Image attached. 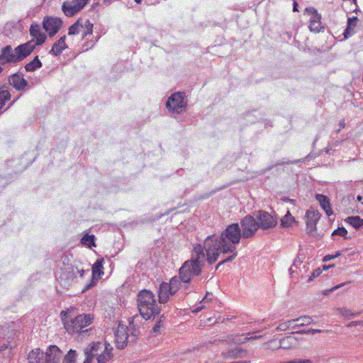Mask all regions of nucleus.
Returning a JSON list of instances; mask_svg holds the SVG:
<instances>
[{"instance_id":"52","label":"nucleus","mask_w":363,"mask_h":363,"mask_svg":"<svg viewBox=\"0 0 363 363\" xmlns=\"http://www.w3.org/2000/svg\"><path fill=\"white\" fill-rule=\"evenodd\" d=\"M345 284V283H342V284H340L339 285H337L335 286L333 289H332V291L335 290V289H339L340 288L341 286H344Z\"/></svg>"},{"instance_id":"19","label":"nucleus","mask_w":363,"mask_h":363,"mask_svg":"<svg viewBox=\"0 0 363 363\" xmlns=\"http://www.w3.org/2000/svg\"><path fill=\"white\" fill-rule=\"evenodd\" d=\"M102 348L103 345L99 342L91 343L84 350L86 359L84 363H91L94 357L98 355Z\"/></svg>"},{"instance_id":"48","label":"nucleus","mask_w":363,"mask_h":363,"mask_svg":"<svg viewBox=\"0 0 363 363\" xmlns=\"http://www.w3.org/2000/svg\"><path fill=\"white\" fill-rule=\"evenodd\" d=\"M206 306L204 305H201V306H199L197 307L196 308H195L193 312L194 313H198L199 311H201L203 308H204Z\"/></svg>"},{"instance_id":"38","label":"nucleus","mask_w":363,"mask_h":363,"mask_svg":"<svg viewBox=\"0 0 363 363\" xmlns=\"http://www.w3.org/2000/svg\"><path fill=\"white\" fill-rule=\"evenodd\" d=\"M308 28L313 33H319L323 28L320 20L310 23Z\"/></svg>"},{"instance_id":"46","label":"nucleus","mask_w":363,"mask_h":363,"mask_svg":"<svg viewBox=\"0 0 363 363\" xmlns=\"http://www.w3.org/2000/svg\"><path fill=\"white\" fill-rule=\"evenodd\" d=\"M357 325H363V320H359V321H352L348 324L349 327L351 326H357Z\"/></svg>"},{"instance_id":"55","label":"nucleus","mask_w":363,"mask_h":363,"mask_svg":"<svg viewBox=\"0 0 363 363\" xmlns=\"http://www.w3.org/2000/svg\"><path fill=\"white\" fill-rule=\"evenodd\" d=\"M282 200L284 201H288V202H291V203H293L294 201L293 199H283Z\"/></svg>"},{"instance_id":"2","label":"nucleus","mask_w":363,"mask_h":363,"mask_svg":"<svg viewBox=\"0 0 363 363\" xmlns=\"http://www.w3.org/2000/svg\"><path fill=\"white\" fill-rule=\"evenodd\" d=\"M204 248L201 244L197 243L191 252V259L184 262L179 268L177 278L184 284H189L194 277L201 274L204 262L207 259Z\"/></svg>"},{"instance_id":"11","label":"nucleus","mask_w":363,"mask_h":363,"mask_svg":"<svg viewBox=\"0 0 363 363\" xmlns=\"http://www.w3.org/2000/svg\"><path fill=\"white\" fill-rule=\"evenodd\" d=\"M320 218L318 210L311 208L306 212L305 220L307 233L314 235L317 230V223Z\"/></svg>"},{"instance_id":"23","label":"nucleus","mask_w":363,"mask_h":363,"mask_svg":"<svg viewBox=\"0 0 363 363\" xmlns=\"http://www.w3.org/2000/svg\"><path fill=\"white\" fill-rule=\"evenodd\" d=\"M29 363H47L45 353L39 348L32 350L28 354Z\"/></svg>"},{"instance_id":"6","label":"nucleus","mask_w":363,"mask_h":363,"mask_svg":"<svg viewBox=\"0 0 363 363\" xmlns=\"http://www.w3.org/2000/svg\"><path fill=\"white\" fill-rule=\"evenodd\" d=\"M187 104V101L185 99V94L184 92H175L172 94L166 103L167 108L173 113H177L185 111Z\"/></svg>"},{"instance_id":"41","label":"nucleus","mask_w":363,"mask_h":363,"mask_svg":"<svg viewBox=\"0 0 363 363\" xmlns=\"http://www.w3.org/2000/svg\"><path fill=\"white\" fill-rule=\"evenodd\" d=\"M72 273L74 276H76V274H79L80 277H82L84 273V270L82 268L79 269L77 267H72Z\"/></svg>"},{"instance_id":"17","label":"nucleus","mask_w":363,"mask_h":363,"mask_svg":"<svg viewBox=\"0 0 363 363\" xmlns=\"http://www.w3.org/2000/svg\"><path fill=\"white\" fill-rule=\"evenodd\" d=\"M35 48V45L33 44V40L17 46L15 48V51L18 57V61L20 62L28 57L33 51Z\"/></svg>"},{"instance_id":"51","label":"nucleus","mask_w":363,"mask_h":363,"mask_svg":"<svg viewBox=\"0 0 363 363\" xmlns=\"http://www.w3.org/2000/svg\"><path fill=\"white\" fill-rule=\"evenodd\" d=\"M340 255V253L337 254V255L335 256V257H336L339 256ZM333 258H334V257H330V256L328 255V256H326V257H325V259H325V260H330V259H333Z\"/></svg>"},{"instance_id":"20","label":"nucleus","mask_w":363,"mask_h":363,"mask_svg":"<svg viewBox=\"0 0 363 363\" xmlns=\"http://www.w3.org/2000/svg\"><path fill=\"white\" fill-rule=\"evenodd\" d=\"M30 35L33 38L34 45H42L46 38L45 35L42 33L41 29L38 25L32 24L30 28Z\"/></svg>"},{"instance_id":"1","label":"nucleus","mask_w":363,"mask_h":363,"mask_svg":"<svg viewBox=\"0 0 363 363\" xmlns=\"http://www.w3.org/2000/svg\"><path fill=\"white\" fill-rule=\"evenodd\" d=\"M242 236L238 223L228 225L219 238L216 235H208L204 240V247L208 264H212L216 262L221 253L230 254V255L220 262L217 264L216 269L224 263L235 259L238 256L237 246L240 243Z\"/></svg>"},{"instance_id":"36","label":"nucleus","mask_w":363,"mask_h":363,"mask_svg":"<svg viewBox=\"0 0 363 363\" xmlns=\"http://www.w3.org/2000/svg\"><path fill=\"white\" fill-rule=\"evenodd\" d=\"M296 328V324L294 323V319L288 320L284 321L277 327V330L286 331L289 329H295Z\"/></svg>"},{"instance_id":"32","label":"nucleus","mask_w":363,"mask_h":363,"mask_svg":"<svg viewBox=\"0 0 363 363\" xmlns=\"http://www.w3.org/2000/svg\"><path fill=\"white\" fill-rule=\"evenodd\" d=\"M41 67L42 62L39 60L38 57L36 56L33 60H31L25 65V69L27 72H34L35 70H36L38 68H40Z\"/></svg>"},{"instance_id":"54","label":"nucleus","mask_w":363,"mask_h":363,"mask_svg":"<svg viewBox=\"0 0 363 363\" xmlns=\"http://www.w3.org/2000/svg\"><path fill=\"white\" fill-rule=\"evenodd\" d=\"M270 342V341H269L266 345H265V349L267 350V347H274V344H271V345H269Z\"/></svg>"},{"instance_id":"44","label":"nucleus","mask_w":363,"mask_h":363,"mask_svg":"<svg viewBox=\"0 0 363 363\" xmlns=\"http://www.w3.org/2000/svg\"><path fill=\"white\" fill-rule=\"evenodd\" d=\"M297 333H307V334H315L321 333L320 330L318 329H309L307 330H299L296 332Z\"/></svg>"},{"instance_id":"13","label":"nucleus","mask_w":363,"mask_h":363,"mask_svg":"<svg viewBox=\"0 0 363 363\" xmlns=\"http://www.w3.org/2000/svg\"><path fill=\"white\" fill-rule=\"evenodd\" d=\"M258 227L267 230L275 227L277 224V218L266 211H259L257 217Z\"/></svg>"},{"instance_id":"59","label":"nucleus","mask_w":363,"mask_h":363,"mask_svg":"<svg viewBox=\"0 0 363 363\" xmlns=\"http://www.w3.org/2000/svg\"><path fill=\"white\" fill-rule=\"evenodd\" d=\"M3 71V68L0 66V73Z\"/></svg>"},{"instance_id":"5","label":"nucleus","mask_w":363,"mask_h":363,"mask_svg":"<svg viewBox=\"0 0 363 363\" xmlns=\"http://www.w3.org/2000/svg\"><path fill=\"white\" fill-rule=\"evenodd\" d=\"M182 281L177 276L172 277L169 282L162 281L157 291L160 303H167L181 288Z\"/></svg>"},{"instance_id":"45","label":"nucleus","mask_w":363,"mask_h":363,"mask_svg":"<svg viewBox=\"0 0 363 363\" xmlns=\"http://www.w3.org/2000/svg\"><path fill=\"white\" fill-rule=\"evenodd\" d=\"M212 296L211 293L207 292L206 296L201 301V304L206 303L212 301V298H209L208 296Z\"/></svg>"},{"instance_id":"30","label":"nucleus","mask_w":363,"mask_h":363,"mask_svg":"<svg viewBox=\"0 0 363 363\" xmlns=\"http://www.w3.org/2000/svg\"><path fill=\"white\" fill-rule=\"evenodd\" d=\"M304 12L309 16L310 23L321 20V15L313 7L306 8Z\"/></svg>"},{"instance_id":"28","label":"nucleus","mask_w":363,"mask_h":363,"mask_svg":"<svg viewBox=\"0 0 363 363\" xmlns=\"http://www.w3.org/2000/svg\"><path fill=\"white\" fill-rule=\"evenodd\" d=\"M298 222L295 218L291 215L289 211H287L286 213L281 219V226L282 228L292 227L294 225H296Z\"/></svg>"},{"instance_id":"26","label":"nucleus","mask_w":363,"mask_h":363,"mask_svg":"<svg viewBox=\"0 0 363 363\" xmlns=\"http://www.w3.org/2000/svg\"><path fill=\"white\" fill-rule=\"evenodd\" d=\"M112 350L113 347L110 344L106 342L103 352L97 355L98 363H105L109 360L112 357Z\"/></svg>"},{"instance_id":"39","label":"nucleus","mask_w":363,"mask_h":363,"mask_svg":"<svg viewBox=\"0 0 363 363\" xmlns=\"http://www.w3.org/2000/svg\"><path fill=\"white\" fill-rule=\"evenodd\" d=\"M338 311L340 315L345 317L357 316L359 313H352V311L347 308H339Z\"/></svg>"},{"instance_id":"34","label":"nucleus","mask_w":363,"mask_h":363,"mask_svg":"<svg viewBox=\"0 0 363 363\" xmlns=\"http://www.w3.org/2000/svg\"><path fill=\"white\" fill-rule=\"evenodd\" d=\"M294 320L296 328L310 325L313 321V318L308 315L301 316L297 318H294Z\"/></svg>"},{"instance_id":"49","label":"nucleus","mask_w":363,"mask_h":363,"mask_svg":"<svg viewBox=\"0 0 363 363\" xmlns=\"http://www.w3.org/2000/svg\"><path fill=\"white\" fill-rule=\"evenodd\" d=\"M293 11L295 12V11H298V4L296 1H294V4H293Z\"/></svg>"},{"instance_id":"15","label":"nucleus","mask_w":363,"mask_h":363,"mask_svg":"<svg viewBox=\"0 0 363 363\" xmlns=\"http://www.w3.org/2000/svg\"><path fill=\"white\" fill-rule=\"evenodd\" d=\"M128 340V328L123 325H118L115 331V342L117 348L123 349Z\"/></svg>"},{"instance_id":"47","label":"nucleus","mask_w":363,"mask_h":363,"mask_svg":"<svg viewBox=\"0 0 363 363\" xmlns=\"http://www.w3.org/2000/svg\"><path fill=\"white\" fill-rule=\"evenodd\" d=\"M293 363H313V362L310 359H303V360H293Z\"/></svg>"},{"instance_id":"27","label":"nucleus","mask_w":363,"mask_h":363,"mask_svg":"<svg viewBox=\"0 0 363 363\" xmlns=\"http://www.w3.org/2000/svg\"><path fill=\"white\" fill-rule=\"evenodd\" d=\"M11 98V94L5 85L0 87V112L4 108L6 103Z\"/></svg>"},{"instance_id":"18","label":"nucleus","mask_w":363,"mask_h":363,"mask_svg":"<svg viewBox=\"0 0 363 363\" xmlns=\"http://www.w3.org/2000/svg\"><path fill=\"white\" fill-rule=\"evenodd\" d=\"M47 363H60L62 352L56 345H51L45 353Z\"/></svg>"},{"instance_id":"7","label":"nucleus","mask_w":363,"mask_h":363,"mask_svg":"<svg viewBox=\"0 0 363 363\" xmlns=\"http://www.w3.org/2000/svg\"><path fill=\"white\" fill-rule=\"evenodd\" d=\"M94 24L88 19L83 21L78 19L74 24H72L68 30V35H82V39L86 36L91 35L93 33Z\"/></svg>"},{"instance_id":"50","label":"nucleus","mask_w":363,"mask_h":363,"mask_svg":"<svg viewBox=\"0 0 363 363\" xmlns=\"http://www.w3.org/2000/svg\"><path fill=\"white\" fill-rule=\"evenodd\" d=\"M339 125H340V129L344 128L345 126V121L344 120L340 121Z\"/></svg>"},{"instance_id":"33","label":"nucleus","mask_w":363,"mask_h":363,"mask_svg":"<svg viewBox=\"0 0 363 363\" xmlns=\"http://www.w3.org/2000/svg\"><path fill=\"white\" fill-rule=\"evenodd\" d=\"M345 221L355 229H359L363 226V218H361L359 216L347 217Z\"/></svg>"},{"instance_id":"4","label":"nucleus","mask_w":363,"mask_h":363,"mask_svg":"<svg viewBox=\"0 0 363 363\" xmlns=\"http://www.w3.org/2000/svg\"><path fill=\"white\" fill-rule=\"evenodd\" d=\"M67 314L66 311L60 313L64 328L68 333H79L83 328L91 325L94 320V316L91 314H81L69 320H67Z\"/></svg>"},{"instance_id":"24","label":"nucleus","mask_w":363,"mask_h":363,"mask_svg":"<svg viewBox=\"0 0 363 363\" xmlns=\"http://www.w3.org/2000/svg\"><path fill=\"white\" fill-rule=\"evenodd\" d=\"M247 351L240 347L229 350L226 352H222L221 356L224 359H238L244 357Z\"/></svg>"},{"instance_id":"16","label":"nucleus","mask_w":363,"mask_h":363,"mask_svg":"<svg viewBox=\"0 0 363 363\" xmlns=\"http://www.w3.org/2000/svg\"><path fill=\"white\" fill-rule=\"evenodd\" d=\"M18 57L15 51L11 45L3 48L0 52V65L18 62Z\"/></svg>"},{"instance_id":"40","label":"nucleus","mask_w":363,"mask_h":363,"mask_svg":"<svg viewBox=\"0 0 363 363\" xmlns=\"http://www.w3.org/2000/svg\"><path fill=\"white\" fill-rule=\"evenodd\" d=\"M347 230L344 227L337 228L332 233V236L339 235V236L343 237L345 239L347 238Z\"/></svg>"},{"instance_id":"10","label":"nucleus","mask_w":363,"mask_h":363,"mask_svg":"<svg viewBox=\"0 0 363 363\" xmlns=\"http://www.w3.org/2000/svg\"><path fill=\"white\" fill-rule=\"evenodd\" d=\"M241 233L242 237L248 238L252 237L258 229V223L251 216H247L241 220Z\"/></svg>"},{"instance_id":"22","label":"nucleus","mask_w":363,"mask_h":363,"mask_svg":"<svg viewBox=\"0 0 363 363\" xmlns=\"http://www.w3.org/2000/svg\"><path fill=\"white\" fill-rule=\"evenodd\" d=\"M315 199L327 216H330L333 214V211L328 196L318 194L315 195Z\"/></svg>"},{"instance_id":"57","label":"nucleus","mask_w":363,"mask_h":363,"mask_svg":"<svg viewBox=\"0 0 363 363\" xmlns=\"http://www.w3.org/2000/svg\"><path fill=\"white\" fill-rule=\"evenodd\" d=\"M143 0H135V2H136L137 4H140L141 3Z\"/></svg>"},{"instance_id":"14","label":"nucleus","mask_w":363,"mask_h":363,"mask_svg":"<svg viewBox=\"0 0 363 363\" xmlns=\"http://www.w3.org/2000/svg\"><path fill=\"white\" fill-rule=\"evenodd\" d=\"M296 339L291 336L285 337L279 341L276 340H270L269 345L274 344V347H267V350H276L278 349L291 350L295 347Z\"/></svg>"},{"instance_id":"58","label":"nucleus","mask_w":363,"mask_h":363,"mask_svg":"<svg viewBox=\"0 0 363 363\" xmlns=\"http://www.w3.org/2000/svg\"><path fill=\"white\" fill-rule=\"evenodd\" d=\"M357 199H358L359 201H360V200L362 199V197H361L360 196H359L357 197Z\"/></svg>"},{"instance_id":"43","label":"nucleus","mask_w":363,"mask_h":363,"mask_svg":"<svg viewBox=\"0 0 363 363\" xmlns=\"http://www.w3.org/2000/svg\"><path fill=\"white\" fill-rule=\"evenodd\" d=\"M163 327V322L162 320L160 319V320H158L156 323V325L153 327L152 328V331L153 333H157L160 331V329Z\"/></svg>"},{"instance_id":"21","label":"nucleus","mask_w":363,"mask_h":363,"mask_svg":"<svg viewBox=\"0 0 363 363\" xmlns=\"http://www.w3.org/2000/svg\"><path fill=\"white\" fill-rule=\"evenodd\" d=\"M9 84L16 90L22 91L28 85V82L23 77L18 74H14L9 77Z\"/></svg>"},{"instance_id":"53","label":"nucleus","mask_w":363,"mask_h":363,"mask_svg":"<svg viewBox=\"0 0 363 363\" xmlns=\"http://www.w3.org/2000/svg\"><path fill=\"white\" fill-rule=\"evenodd\" d=\"M230 363H251L250 361H238V362H233Z\"/></svg>"},{"instance_id":"31","label":"nucleus","mask_w":363,"mask_h":363,"mask_svg":"<svg viewBox=\"0 0 363 363\" xmlns=\"http://www.w3.org/2000/svg\"><path fill=\"white\" fill-rule=\"evenodd\" d=\"M261 337H262L261 335H259V336H252V335H250V333H247L246 335H235L234 339H233V342L235 344L240 345V344L245 343L247 341H248L250 340H252V339H255V338H259Z\"/></svg>"},{"instance_id":"37","label":"nucleus","mask_w":363,"mask_h":363,"mask_svg":"<svg viewBox=\"0 0 363 363\" xmlns=\"http://www.w3.org/2000/svg\"><path fill=\"white\" fill-rule=\"evenodd\" d=\"M62 363H76V351L70 350L64 357Z\"/></svg>"},{"instance_id":"3","label":"nucleus","mask_w":363,"mask_h":363,"mask_svg":"<svg viewBox=\"0 0 363 363\" xmlns=\"http://www.w3.org/2000/svg\"><path fill=\"white\" fill-rule=\"evenodd\" d=\"M137 301L139 312L144 319L150 320L160 314V306L152 291L146 289L140 291L138 294Z\"/></svg>"},{"instance_id":"8","label":"nucleus","mask_w":363,"mask_h":363,"mask_svg":"<svg viewBox=\"0 0 363 363\" xmlns=\"http://www.w3.org/2000/svg\"><path fill=\"white\" fill-rule=\"evenodd\" d=\"M90 0H66L62 4V11L67 17H72L80 12Z\"/></svg>"},{"instance_id":"12","label":"nucleus","mask_w":363,"mask_h":363,"mask_svg":"<svg viewBox=\"0 0 363 363\" xmlns=\"http://www.w3.org/2000/svg\"><path fill=\"white\" fill-rule=\"evenodd\" d=\"M62 26V21L58 17L46 16L43 18V26L50 36L55 35Z\"/></svg>"},{"instance_id":"29","label":"nucleus","mask_w":363,"mask_h":363,"mask_svg":"<svg viewBox=\"0 0 363 363\" xmlns=\"http://www.w3.org/2000/svg\"><path fill=\"white\" fill-rule=\"evenodd\" d=\"M358 22V19L357 17L354 16L352 18H348L347 19V26L344 32L345 38H347L349 36H351L354 33V29L357 26Z\"/></svg>"},{"instance_id":"9","label":"nucleus","mask_w":363,"mask_h":363,"mask_svg":"<svg viewBox=\"0 0 363 363\" xmlns=\"http://www.w3.org/2000/svg\"><path fill=\"white\" fill-rule=\"evenodd\" d=\"M104 259L103 257L97 259L91 267L92 278L91 281L86 284L82 289V292L89 290L94 286L99 279H101L104 274Z\"/></svg>"},{"instance_id":"56","label":"nucleus","mask_w":363,"mask_h":363,"mask_svg":"<svg viewBox=\"0 0 363 363\" xmlns=\"http://www.w3.org/2000/svg\"><path fill=\"white\" fill-rule=\"evenodd\" d=\"M65 260H67V261L69 260V258L67 255H65L63 257V263H65Z\"/></svg>"},{"instance_id":"35","label":"nucleus","mask_w":363,"mask_h":363,"mask_svg":"<svg viewBox=\"0 0 363 363\" xmlns=\"http://www.w3.org/2000/svg\"><path fill=\"white\" fill-rule=\"evenodd\" d=\"M81 243L89 248L95 247V236L94 235L85 234L81 239Z\"/></svg>"},{"instance_id":"42","label":"nucleus","mask_w":363,"mask_h":363,"mask_svg":"<svg viewBox=\"0 0 363 363\" xmlns=\"http://www.w3.org/2000/svg\"><path fill=\"white\" fill-rule=\"evenodd\" d=\"M321 273H322V271L320 270V269H317L314 270L311 276L309 277L308 281V282L312 281L315 278L318 277Z\"/></svg>"},{"instance_id":"25","label":"nucleus","mask_w":363,"mask_h":363,"mask_svg":"<svg viewBox=\"0 0 363 363\" xmlns=\"http://www.w3.org/2000/svg\"><path fill=\"white\" fill-rule=\"evenodd\" d=\"M66 36L63 35L57 41H56L52 46L50 53L57 56L60 55L63 50L67 48V45L65 43Z\"/></svg>"}]
</instances>
